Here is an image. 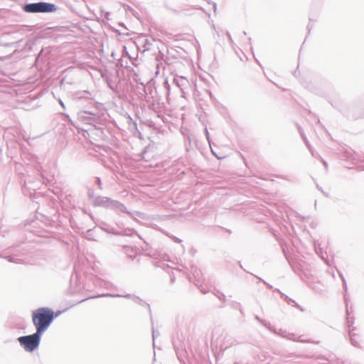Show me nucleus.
<instances>
[{
    "label": "nucleus",
    "mask_w": 364,
    "mask_h": 364,
    "mask_svg": "<svg viewBox=\"0 0 364 364\" xmlns=\"http://www.w3.org/2000/svg\"><path fill=\"white\" fill-rule=\"evenodd\" d=\"M74 100L82 107V109L77 112V120L83 124L93 126L96 129H101L99 127L104 119L103 105L97 102L89 91L83 90L74 95Z\"/></svg>",
    "instance_id": "nucleus-1"
},
{
    "label": "nucleus",
    "mask_w": 364,
    "mask_h": 364,
    "mask_svg": "<svg viewBox=\"0 0 364 364\" xmlns=\"http://www.w3.org/2000/svg\"><path fill=\"white\" fill-rule=\"evenodd\" d=\"M53 313L48 307H40L32 311L31 318L36 331L43 334L53 323Z\"/></svg>",
    "instance_id": "nucleus-2"
},
{
    "label": "nucleus",
    "mask_w": 364,
    "mask_h": 364,
    "mask_svg": "<svg viewBox=\"0 0 364 364\" xmlns=\"http://www.w3.org/2000/svg\"><path fill=\"white\" fill-rule=\"evenodd\" d=\"M22 10L26 13H53L57 11L55 4L50 2L39 1L35 3H26L22 6Z\"/></svg>",
    "instance_id": "nucleus-3"
},
{
    "label": "nucleus",
    "mask_w": 364,
    "mask_h": 364,
    "mask_svg": "<svg viewBox=\"0 0 364 364\" xmlns=\"http://www.w3.org/2000/svg\"><path fill=\"white\" fill-rule=\"evenodd\" d=\"M42 335V333L36 331L32 334L20 336L17 340L26 352H33L38 348Z\"/></svg>",
    "instance_id": "nucleus-4"
},
{
    "label": "nucleus",
    "mask_w": 364,
    "mask_h": 364,
    "mask_svg": "<svg viewBox=\"0 0 364 364\" xmlns=\"http://www.w3.org/2000/svg\"><path fill=\"white\" fill-rule=\"evenodd\" d=\"M346 304V323L347 326L348 327V335L350 337V341L352 346L354 347H359V343L357 341L356 333L354 332L355 328H350V327L354 323V317L350 316V314L353 313L352 306L349 304V300L348 299H345Z\"/></svg>",
    "instance_id": "nucleus-5"
},
{
    "label": "nucleus",
    "mask_w": 364,
    "mask_h": 364,
    "mask_svg": "<svg viewBox=\"0 0 364 364\" xmlns=\"http://www.w3.org/2000/svg\"><path fill=\"white\" fill-rule=\"evenodd\" d=\"M71 288H73V294L80 293V289L84 288V285L82 286V274L78 271L76 265L74 267V272L72 274L70 279Z\"/></svg>",
    "instance_id": "nucleus-6"
},
{
    "label": "nucleus",
    "mask_w": 364,
    "mask_h": 364,
    "mask_svg": "<svg viewBox=\"0 0 364 364\" xmlns=\"http://www.w3.org/2000/svg\"><path fill=\"white\" fill-rule=\"evenodd\" d=\"M268 326V329L273 332L274 333L287 338L290 341H299V342H304V340H302L299 338H296V335L293 333H289L285 330H282V328L277 329L274 326H272L271 324H267Z\"/></svg>",
    "instance_id": "nucleus-7"
},
{
    "label": "nucleus",
    "mask_w": 364,
    "mask_h": 364,
    "mask_svg": "<svg viewBox=\"0 0 364 364\" xmlns=\"http://www.w3.org/2000/svg\"><path fill=\"white\" fill-rule=\"evenodd\" d=\"M112 200V199L108 197L97 196V198L94 199L92 205L95 207H102L109 209Z\"/></svg>",
    "instance_id": "nucleus-8"
},
{
    "label": "nucleus",
    "mask_w": 364,
    "mask_h": 364,
    "mask_svg": "<svg viewBox=\"0 0 364 364\" xmlns=\"http://www.w3.org/2000/svg\"><path fill=\"white\" fill-rule=\"evenodd\" d=\"M87 299L78 300V299H71L70 298L65 299L61 302L60 307H64V311H68L70 309L74 307L75 306L81 304L85 301Z\"/></svg>",
    "instance_id": "nucleus-9"
},
{
    "label": "nucleus",
    "mask_w": 364,
    "mask_h": 364,
    "mask_svg": "<svg viewBox=\"0 0 364 364\" xmlns=\"http://www.w3.org/2000/svg\"><path fill=\"white\" fill-rule=\"evenodd\" d=\"M109 209L114 210L116 212H122L125 213L129 215H131V213L127 210L125 205L118 200H112L111 202Z\"/></svg>",
    "instance_id": "nucleus-10"
},
{
    "label": "nucleus",
    "mask_w": 364,
    "mask_h": 364,
    "mask_svg": "<svg viewBox=\"0 0 364 364\" xmlns=\"http://www.w3.org/2000/svg\"><path fill=\"white\" fill-rule=\"evenodd\" d=\"M123 250L127 257L132 259H134L139 252V250L137 247L129 245H124Z\"/></svg>",
    "instance_id": "nucleus-11"
},
{
    "label": "nucleus",
    "mask_w": 364,
    "mask_h": 364,
    "mask_svg": "<svg viewBox=\"0 0 364 364\" xmlns=\"http://www.w3.org/2000/svg\"><path fill=\"white\" fill-rule=\"evenodd\" d=\"M98 226L102 230H103L105 232L110 233L114 235H121L120 232L116 230V229H114L113 227L110 226L109 225L105 223H102L100 225H98Z\"/></svg>",
    "instance_id": "nucleus-12"
},
{
    "label": "nucleus",
    "mask_w": 364,
    "mask_h": 364,
    "mask_svg": "<svg viewBox=\"0 0 364 364\" xmlns=\"http://www.w3.org/2000/svg\"><path fill=\"white\" fill-rule=\"evenodd\" d=\"M139 43L144 48V50H149L151 48V41L146 37H141L139 40Z\"/></svg>",
    "instance_id": "nucleus-13"
},
{
    "label": "nucleus",
    "mask_w": 364,
    "mask_h": 364,
    "mask_svg": "<svg viewBox=\"0 0 364 364\" xmlns=\"http://www.w3.org/2000/svg\"><path fill=\"white\" fill-rule=\"evenodd\" d=\"M173 82L181 90V91H183V86L188 83L187 79L183 77L174 78Z\"/></svg>",
    "instance_id": "nucleus-14"
},
{
    "label": "nucleus",
    "mask_w": 364,
    "mask_h": 364,
    "mask_svg": "<svg viewBox=\"0 0 364 364\" xmlns=\"http://www.w3.org/2000/svg\"><path fill=\"white\" fill-rule=\"evenodd\" d=\"M63 309L62 310H58L57 311H54L52 309L48 307V310L49 311V312H51L53 313V321L55 320V318H56L57 317H58L61 314L65 312L66 311H64V307H62Z\"/></svg>",
    "instance_id": "nucleus-15"
},
{
    "label": "nucleus",
    "mask_w": 364,
    "mask_h": 364,
    "mask_svg": "<svg viewBox=\"0 0 364 364\" xmlns=\"http://www.w3.org/2000/svg\"><path fill=\"white\" fill-rule=\"evenodd\" d=\"M285 300L287 303L289 305H292L294 306H296L298 309H299L301 311H303V309L291 297H285Z\"/></svg>",
    "instance_id": "nucleus-16"
},
{
    "label": "nucleus",
    "mask_w": 364,
    "mask_h": 364,
    "mask_svg": "<svg viewBox=\"0 0 364 364\" xmlns=\"http://www.w3.org/2000/svg\"><path fill=\"white\" fill-rule=\"evenodd\" d=\"M134 234L136 235L139 236V238H141L138 234L137 232L133 230V229H129V230H124L123 232H121V235H126V236H132Z\"/></svg>",
    "instance_id": "nucleus-17"
},
{
    "label": "nucleus",
    "mask_w": 364,
    "mask_h": 364,
    "mask_svg": "<svg viewBox=\"0 0 364 364\" xmlns=\"http://www.w3.org/2000/svg\"><path fill=\"white\" fill-rule=\"evenodd\" d=\"M87 196H88L89 199L91 200L92 203L93 204L94 199L97 198V196H95V195L94 190L90 188H87Z\"/></svg>",
    "instance_id": "nucleus-18"
},
{
    "label": "nucleus",
    "mask_w": 364,
    "mask_h": 364,
    "mask_svg": "<svg viewBox=\"0 0 364 364\" xmlns=\"http://www.w3.org/2000/svg\"><path fill=\"white\" fill-rule=\"evenodd\" d=\"M92 296H122V294H112V293H98V294H93ZM125 296H132V294H127Z\"/></svg>",
    "instance_id": "nucleus-19"
},
{
    "label": "nucleus",
    "mask_w": 364,
    "mask_h": 364,
    "mask_svg": "<svg viewBox=\"0 0 364 364\" xmlns=\"http://www.w3.org/2000/svg\"><path fill=\"white\" fill-rule=\"evenodd\" d=\"M4 258L9 261V262H13V263H20V259H14V257L11 255H9V256H6L4 257Z\"/></svg>",
    "instance_id": "nucleus-20"
},
{
    "label": "nucleus",
    "mask_w": 364,
    "mask_h": 364,
    "mask_svg": "<svg viewBox=\"0 0 364 364\" xmlns=\"http://www.w3.org/2000/svg\"><path fill=\"white\" fill-rule=\"evenodd\" d=\"M255 319L260 322L264 326H265L268 329V326L267 324H270V323L267 321L260 318L258 316H255Z\"/></svg>",
    "instance_id": "nucleus-21"
},
{
    "label": "nucleus",
    "mask_w": 364,
    "mask_h": 364,
    "mask_svg": "<svg viewBox=\"0 0 364 364\" xmlns=\"http://www.w3.org/2000/svg\"><path fill=\"white\" fill-rule=\"evenodd\" d=\"M95 183L98 186L99 189H100V190L102 189V181L99 177H95Z\"/></svg>",
    "instance_id": "nucleus-22"
},
{
    "label": "nucleus",
    "mask_w": 364,
    "mask_h": 364,
    "mask_svg": "<svg viewBox=\"0 0 364 364\" xmlns=\"http://www.w3.org/2000/svg\"><path fill=\"white\" fill-rule=\"evenodd\" d=\"M159 336V331L157 330H155L154 327H152V338L153 342L154 343L155 338Z\"/></svg>",
    "instance_id": "nucleus-23"
},
{
    "label": "nucleus",
    "mask_w": 364,
    "mask_h": 364,
    "mask_svg": "<svg viewBox=\"0 0 364 364\" xmlns=\"http://www.w3.org/2000/svg\"><path fill=\"white\" fill-rule=\"evenodd\" d=\"M164 88L166 90L167 92H169V90H170V85L168 82L167 80H165L164 82Z\"/></svg>",
    "instance_id": "nucleus-24"
},
{
    "label": "nucleus",
    "mask_w": 364,
    "mask_h": 364,
    "mask_svg": "<svg viewBox=\"0 0 364 364\" xmlns=\"http://www.w3.org/2000/svg\"><path fill=\"white\" fill-rule=\"evenodd\" d=\"M141 249L143 251L146 252V255H149L150 257H152L153 255H151V252L149 251V249L147 248V247H141Z\"/></svg>",
    "instance_id": "nucleus-25"
},
{
    "label": "nucleus",
    "mask_w": 364,
    "mask_h": 364,
    "mask_svg": "<svg viewBox=\"0 0 364 364\" xmlns=\"http://www.w3.org/2000/svg\"><path fill=\"white\" fill-rule=\"evenodd\" d=\"M207 1H208V3L209 4L213 5V9H214V12H215L216 9H217V4H216V3H215V2L212 1H210V0H207Z\"/></svg>",
    "instance_id": "nucleus-26"
},
{
    "label": "nucleus",
    "mask_w": 364,
    "mask_h": 364,
    "mask_svg": "<svg viewBox=\"0 0 364 364\" xmlns=\"http://www.w3.org/2000/svg\"><path fill=\"white\" fill-rule=\"evenodd\" d=\"M299 129H300V128H299ZM299 132H300V134L302 137V139L304 140L306 144L309 146V144H308V141H307V139L306 137L305 136V135L301 132V130H299Z\"/></svg>",
    "instance_id": "nucleus-27"
},
{
    "label": "nucleus",
    "mask_w": 364,
    "mask_h": 364,
    "mask_svg": "<svg viewBox=\"0 0 364 364\" xmlns=\"http://www.w3.org/2000/svg\"><path fill=\"white\" fill-rule=\"evenodd\" d=\"M226 35H227V36H228V40H229L230 43H232L233 42V41H232V37H231L230 33L228 31H227V32H226Z\"/></svg>",
    "instance_id": "nucleus-28"
},
{
    "label": "nucleus",
    "mask_w": 364,
    "mask_h": 364,
    "mask_svg": "<svg viewBox=\"0 0 364 364\" xmlns=\"http://www.w3.org/2000/svg\"><path fill=\"white\" fill-rule=\"evenodd\" d=\"M205 136H206L207 140L208 141V143L210 144V138H209V133H208V131L207 128L205 129Z\"/></svg>",
    "instance_id": "nucleus-29"
},
{
    "label": "nucleus",
    "mask_w": 364,
    "mask_h": 364,
    "mask_svg": "<svg viewBox=\"0 0 364 364\" xmlns=\"http://www.w3.org/2000/svg\"><path fill=\"white\" fill-rule=\"evenodd\" d=\"M316 188L318 191H320L323 195H325L326 196H327V193H326L321 188V186H319L318 184H316Z\"/></svg>",
    "instance_id": "nucleus-30"
},
{
    "label": "nucleus",
    "mask_w": 364,
    "mask_h": 364,
    "mask_svg": "<svg viewBox=\"0 0 364 364\" xmlns=\"http://www.w3.org/2000/svg\"><path fill=\"white\" fill-rule=\"evenodd\" d=\"M278 292L280 294V296H287L286 294H284V293L281 292L279 289H276L273 292Z\"/></svg>",
    "instance_id": "nucleus-31"
},
{
    "label": "nucleus",
    "mask_w": 364,
    "mask_h": 364,
    "mask_svg": "<svg viewBox=\"0 0 364 364\" xmlns=\"http://www.w3.org/2000/svg\"><path fill=\"white\" fill-rule=\"evenodd\" d=\"M59 102H60V105L62 106V107L65 109V105H64L63 102L61 100H60Z\"/></svg>",
    "instance_id": "nucleus-32"
},
{
    "label": "nucleus",
    "mask_w": 364,
    "mask_h": 364,
    "mask_svg": "<svg viewBox=\"0 0 364 364\" xmlns=\"http://www.w3.org/2000/svg\"><path fill=\"white\" fill-rule=\"evenodd\" d=\"M136 215L137 216H139V217L142 218V217H141V215H143V213H140V212H136Z\"/></svg>",
    "instance_id": "nucleus-33"
},
{
    "label": "nucleus",
    "mask_w": 364,
    "mask_h": 364,
    "mask_svg": "<svg viewBox=\"0 0 364 364\" xmlns=\"http://www.w3.org/2000/svg\"><path fill=\"white\" fill-rule=\"evenodd\" d=\"M262 282H264L269 288H272V287L270 284H267L266 282L262 280Z\"/></svg>",
    "instance_id": "nucleus-34"
},
{
    "label": "nucleus",
    "mask_w": 364,
    "mask_h": 364,
    "mask_svg": "<svg viewBox=\"0 0 364 364\" xmlns=\"http://www.w3.org/2000/svg\"><path fill=\"white\" fill-rule=\"evenodd\" d=\"M92 229H90V230H88L87 231V235H91V232H92Z\"/></svg>",
    "instance_id": "nucleus-35"
},
{
    "label": "nucleus",
    "mask_w": 364,
    "mask_h": 364,
    "mask_svg": "<svg viewBox=\"0 0 364 364\" xmlns=\"http://www.w3.org/2000/svg\"><path fill=\"white\" fill-rule=\"evenodd\" d=\"M311 28V26H310V23H309L307 26V29L309 30V33L310 32Z\"/></svg>",
    "instance_id": "nucleus-36"
},
{
    "label": "nucleus",
    "mask_w": 364,
    "mask_h": 364,
    "mask_svg": "<svg viewBox=\"0 0 364 364\" xmlns=\"http://www.w3.org/2000/svg\"><path fill=\"white\" fill-rule=\"evenodd\" d=\"M135 298L136 299V302H141V299H140L139 297H135Z\"/></svg>",
    "instance_id": "nucleus-37"
},
{
    "label": "nucleus",
    "mask_w": 364,
    "mask_h": 364,
    "mask_svg": "<svg viewBox=\"0 0 364 364\" xmlns=\"http://www.w3.org/2000/svg\"><path fill=\"white\" fill-rule=\"evenodd\" d=\"M322 162H323V166H325V167L326 168V167H327V163H326V161H323H323H322Z\"/></svg>",
    "instance_id": "nucleus-38"
},
{
    "label": "nucleus",
    "mask_w": 364,
    "mask_h": 364,
    "mask_svg": "<svg viewBox=\"0 0 364 364\" xmlns=\"http://www.w3.org/2000/svg\"><path fill=\"white\" fill-rule=\"evenodd\" d=\"M175 241H176V242H181V240H179L178 238H176V239H175Z\"/></svg>",
    "instance_id": "nucleus-39"
},
{
    "label": "nucleus",
    "mask_w": 364,
    "mask_h": 364,
    "mask_svg": "<svg viewBox=\"0 0 364 364\" xmlns=\"http://www.w3.org/2000/svg\"><path fill=\"white\" fill-rule=\"evenodd\" d=\"M89 215H90V217L92 218V220H94V217H93V215H92V214H89Z\"/></svg>",
    "instance_id": "nucleus-40"
},
{
    "label": "nucleus",
    "mask_w": 364,
    "mask_h": 364,
    "mask_svg": "<svg viewBox=\"0 0 364 364\" xmlns=\"http://www.w3.org/2000/svg\"><path fill=\"white\" fill-rule=\"evenodd\" d=\"M211 151L213 153V155H215V156H217V155L215 154V153L213 151V150L211 149Z\"/></svg>",
    "instance_id": "nucleus-41"
},
{
    "label": "nucleus",
    "mask_w": 364,
    "mask_h": 364,
    "mask_svg": "<svg viewBox=\"0 0 364 364\" xmlns=\"http://www.w3.org/2000/svg\"><path fill=\"white\" fill-rule=\"evenodd\" d=\"M173 281H174V278H171V282H173Z\"/></svg>",
    "instance_id": "nucleus-42"
},
{
    "label": "nucleus",
    "mask_w": 364,
    "mask_h": 364,
    "mask_svg": "<svg viewBox=\"0 0 364 364\" xmlns=\"http://www.w3.org/2000/svg\"><path fill=\"white\" fill-rule=\"evenodd\" d=\"M201 292H202L203 294H206V291H203V290H201Z\"/></svg>",
    "instance_id": "nucleus-43"
},
{
    "label": "nucleus",
    "mask_w": 364,
    "mask_h": 364,
    "mask_svg": "<svg viewBox=\"0 0 364 364\" xmlns=\"http://www.w3.org/2000/svg\"><path fill=\"white\" fill-rule=\"evenodd\" d=\"M296 71H294V75L296 76Z\"/></svg>",
    "instance_id": "nucleus-44"
},
{
    "label": "nucleus",
    "mask_w": 364,
    "mask_h": 364,
    "mask_svg": "<svg viewBox=\"0 0 364 364\" xmlns=\"http://www.w3.org/2000/svg\"><path fill=\"white\" fill-rule=\"evenodd\" d=\"M234 364H240V363H234Z\"/></svg>",
    "instance_id": "nucleus-45"
}]
</instances>
